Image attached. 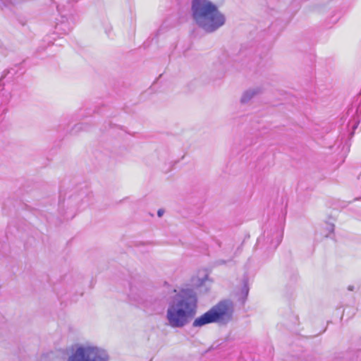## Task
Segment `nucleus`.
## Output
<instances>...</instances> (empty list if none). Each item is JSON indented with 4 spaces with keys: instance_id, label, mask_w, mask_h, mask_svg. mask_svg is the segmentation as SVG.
Listing matches in <instances>:
<instances>
[{
    "instance_id": "f257e3e1",
    "label": "nucleus",
    "mask_w": 361,
    "mask_h": 361,
    "mask_svg": "<svg viewBox=\"0 0 361 361\" xmlns=\"http://www.w3.org/2000/svg\"><path fill=\"white\" fill-rule=\"evenodd\" d=\"M166 312V319L172 328H183L196 315L197 297L192 289L173 290Z\"/></svg>"
},
{
    "instance_id": "f03ea898",
    "label": "nucleus",
    "mask_w": 361,
    "mask_h": 361,
    "mask_svg": "<svg viewBox=\"0 0 361 361\" xmlns=\"http://www.w3.org/2000/svg\"><path fill=\"white\" fill-rule=\"evenodd\" d=\"M191 16L195 24L207 33H213L226 23L225 15L210 0H192Z\"/></svg>"
},
{
    "instance_id": "7ed1b4c3",
    "label": "nucleus",
    "mask_w": 361,
    "mask_h": 361,
    "mask_svg": "<svg viewBox=\"0 0 361 361\" xmlns=\"http://www.w3.org/2000/svg\"><path fill=\"white\" fill-rule=\"evenodd\" d=\"M233 302L228 300H221L212 306L208 311L195 318L192 322V326L200 328L212 323L227 324L233 320Z\"/></svg>"
},
{
    "instance_id": "20e7f679",
    "label": "nucleus",
    "mask_w": 361,
    "mask_h": 361,
    "mask_svg": "<svg viewBox=\"0 0 361 361\" xmlns=\"http://www.w3.org/2000/svg\"><path fill=\"white\" fill-rule=\"evenodd\" d=\"M106 350L97 345L86 342L75 343L71 346L66 361H109Z\"/></svg>"
},
{
    "instance_id": "39448f33",
    "label": "nucleus",
    "mask_w": 361,
    "mask_h": 361,
    "mask_svg": "<svg viewBox=\"0 0 361 361\" xmlns=\"http://www.w3.org/2000/svg\"><path fill=\"white\" fill-rule=\"evenodd\" d=\"M263 90L261 87H252L245 90L240 97V102L242 104L249 103L254 97L262 94Z\"/></svg>"
},
{
    "instance_id": "423d86ee",
    "label": "nucleus",
    "mask_w": 361,
    "mask_h": 361,
    "mask_svg": "<svg viewBox=\"0 0 361 361\" xmlns=\"http://www.w3.org/2000/svg\"><path fill=\"white\" fill-rule=\"evenodd\" d=\"M283 232L281 231H276L274 233V240L271 241V246L276 247L282 240Z\"/></svg>"
},
{
    "instance_id": "0eeeda50",
    "label": "nucleus",
    "mask_w": 361,
    "mask_h": 361,
    "mask_svg": "<svg viewBox=\"0 0 361 361\" xmlns=\"http://www.w3.org/2000/svg\"><path fill=\"white\" fill-rule=\"evenodd\" d=\"M249 292V288L246 283L244 284L243 287L242 288V293L243 295L246 297L248 295Z\"/></svg>"
},
{
    "instance_id": "6e6552de",
    "label": "nucleus",
    "mask_w": 361,
    "mask_h": 361,
    "mask_svg": "<svg viewBox=\"0 0 361 361\" xmlns=\"http://www.w3.org/2000/svg\"><path fill=\"white\" fill-rule=\"evenodd\" d=\"M164 211L163 209H159L157 212L158 216L161 217L164 214Z\"/></svg>"
},
{
    "instance_id": "1a4fd4ad",
    "label": "nucleus",
    "mask_w": 361,
    "mask_h": 361,
    "mask_svg": "<svg viewBox=\"0 0 361 361\" xmlns=\"http://www.w3.org/2000/svg\"><path fill=\"white\" fill-rule=\"evenodd\" d=\"M328 228L330 230L331 232H332L334 231V225L328 224Z\"/></svg>"
},
{
    "instance_id": "9d476101",
    "label": "nucleus",
    "mask_w": 361,
    "mask_h": 361,
    "mask_svg": "<svg viewBox=\"0 0 361 361\" xmlns=\"http://www.w3.org/2000/svg\"><path fill=\"white\" fill-rule=\"evenodd\" d=\"M348 289H349L350 290H353V288H352L350 286L348 288Z\"/></svg>"
}]
</instances>
